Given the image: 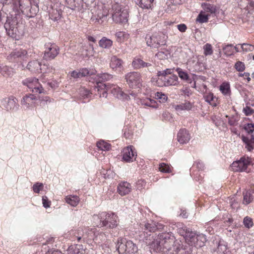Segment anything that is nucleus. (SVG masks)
Segmentation results:
<instances>
[{
	"instance_id": "nucleus-1",
	"label": "nucleus",
	"mask_w": 254,
	"mask_h": 254,
	"mask_svg": "<svg viewBox=\"0 0 254 254\" xmlns=\"http://www.w3.org/2000/svg\"><path fill=\"white\" fill-rule=\"evenodd\" d=\"M95 224L98 227L114 228L118 225V217L113 213L102 212L98 215L93 216Z\"/></svg>"
},
{
	"instance_id": "nucleus-2",
	"label": "nucleus",
	"mask_w": 254,
	"mask_h": 254,
	"mask_svg": "<svg viewBox=\"0 0 254 254\" xmlns=\"http://www.w3.org/2000/svg\"><path fill=\"white\" fill-rule=\"evenodd\" d=\"M4 27L7 34L16 40L23 34V25L18 23L16 17H8Z\"/></svg>"
},
{
	"instance_id": "nucleus-3",
	"label": "nucleus",
	"mask_w": 254,
	"mask_h": 254,
	"mask_svg": "<svg viewBox=\"0 0 254 254\" xmlns=\"http://www.w3.org/2000/svg\"><path fill=\"white\" fill-rule=\"evenodd\" d=\"M98 91H102L103 97H106L107 92L110 91L116 98L120 99H127L128 96L124 93L121 88L115 85H109L103 83H101L100 85L98 84L97 87Z\"/></svg>"
},
{
	"instance_id": "nucleus-4",
	"label": "nucleus",
	"mask_w": 254,
	"mask_h": 254,
	"mask_svg": "<svg viewBox=\"0 0 254 254\" xmlns=\"http://www.w3.org/2000/svg\"><path fill=\"white\" fill-rule=\"evenodd\" d=\"M112 17L116 23H125L128 20V12L127 10L119 3L112 5Z\"/></svg>"
},
{
	"instance_id": "nucleus-5",
	"label": "nucleus",
	"mask_w": 254,
	"mask_h": 254,
	"mask_svg": "<svg viewBox=\"0 0 254 254\" xmlns=\"http://www.w3.org/2000/svg\"><path fill=\"white\" fill-rule=\"evenodd\" d=\"M167 36L162 32L155 33L152 35L147 34L145 37L146 44L154 48H158L166 45Z\"/></svg>"
},
{
	"instance_id": "nucleus-6",
	"label": "nucleus",
	"mask_w": 254,
	"mask_h": 254,
	"mask_svg": "<svg viewBox=\"0 0 254 254\" xmlns=\"http://www.w3.org/2000/svg\"><path fill=\"white\" fill-rule=\"evenodd\" d=\"M117 246L119 254H135L138 250L137 246L132 241L123 238L118 241Z\"/></svg>"
},
{
	"instance_id": "nucleus-7",
	"label": "nucleus",
	"mask_w": 254,
	"mask_h": 254,
	"mask_svg": "<svg viewBox=\"0 0 254 254\" xmlns=\"http://www.w3.org/2000/svg\"><path fill=\"white\" fill-rule=\"evenodd\" d=\"M26 68L34 73L51 72L53 70L52 67L48 65L44 64L42 65L41 63L38 60H33L29 62L26 66Z\"/></svg>"
},
{
	"instance_id": "nucleus-8",
	"label": "nucleus",
	"mask_w": 254,
	"mask_h": 254,
	"mask_svg": "<svg viewBox=\"0 0 254 254\" xmlns=\"http://www.w3.org/2000/svg\"><path fill=\"white\" fill-rule=\"evenodd\" d=\"M142 229L143 230L144 236L147 237V238L150 237L151 234L148 233H153L157 230H164L166 231L167 227L162 224L156 223L154 221L147 222L144 224H142Z\"/></svg>"
},
{
	"instance_id": "nucleus-9",
	"label": "nucleus",
	"mask_w": 254,
	"mask_h": 254,
	"mask_svg": "<svg viewBox=\"0 0 254 254\" xmlns=\"http://www.w3.org/2000/svg\"><path fill=\"white\" fill-rule=\"evenodd\" d=\"M23 85L27 86L32 92L41 93L44 90L38 79L35 77H28L22 82Z\"/></svg>"
},
{
	"instance_id": "nucleus-10",
	"label": "nucleus",
	"mask_w": 254,
	"mask_h": 254,
	"mask_svg": "<svg viewBox=\"0 0 254 254\" xmlns=\"http://www.w3.org/2000/svg\"><path fill=\"white\" fill-rule=\"evenodd\" d=\"M125 79L130 87H139L141 85V75L138 72L133 71L127 73L125 75Z\"/></svg>"
},
{
	"instance_id": "nucleus-11",
	"label": "nucleus",
	"mask_w": 254,
	"mask_h": 254,
	"mask_svg": "<svg viewBox=\"0 0 254 254\" xmlns=\"http://www.w3.org/2000/svg\"><path fill=\"white\" fill-rule=\"evenodd\" d=\"M178 84V77L175 74H171L168 76H162L161 77H158L156 81V84L159 87L176 86Z\"/></svg>"
},
{
	"instance_id": "nucleus-12",
	"label": "nucleus",
	"mask_w": 254,
	"mask_h": 254,
	"mask_svg": "<svg viewBox=\"0 0 254 254\" xmlns=\"http://www.w3.org/2000/svg\"><path fill=\"white\" fill-rule=\"evenodd\" d=\"M59 53V47L54 43H48L45 45L43 58L46 60L54 59Z\"/></svg>"
},
{
	"instance_id": "nucleus-13",
	"label": "nucleus",
	"mask_w": 254,
	"mask_h": 254,
	"mask_svg": "<svg viewBox=\"0 0 254 254\" xmlns=\"http://www.w3.org/2000/svg\"><path fill=\"white\" fill-rule=\"evenodd\" d=\"M251 163V159L248 157H242L239 160L234 161L231 164L232 169L235 172L245 171Z\"/></svg>"
},
{
	"instance_id": "nucleus-14",
	"label": "nucleus",
	"mask_w": 254,
	"mask_h": 254,
	"mask_svg": "<svg viewBox=\"0 0 254 254\" xmlns=\"http://www.w3.org/2000/svg\"><path fill=\"white\" fill-rule=\"evenodd\" d=\"M27 52L25 50H15L7 56V59L11 62H17L27 58Z\"/></svg>"
},
{
	"instance_id": "nucleus-15",
	"label": "nucleus",
	"mask_w": 254,
	"mask_h": 254,
	"mask_svg": "<svg viewBox=\"0 0 254 254\" xmlns=\"http://www.w3.org/2000/svg\"><path fill=\"white\" fill-rule=\"evenodd\" d=\"M17 99L13 96L3 99L1 101V105L7 111L16 110L17 106L16 104Z\"/></svg>"
},
{
	"instance_id": "nucleus-16",
	"label": "nucleus",
	"mask_w": 254,
	"mask_h": 254,
	"mask_svg": "<svg viewBox=\"0 0 254 254\" xmlns=\"http://www.w3.org/2000/svg\"><path fill=\"white\" fill-rule=\"evenodd\" d=\"M133 147L132 146H127L124 148L123 150V159L127 162H132L135 159L137 155L136 153L133 150Z\"/></svg>"
},
{
	"instance_id": "nucleus-17",
	"label": "nucleus",
	"mask_w": 254,
	"mask_h": 254,
	"mask_svg": "<svg viewBox=\"0 0 254 254\" xmlns=\"http://www.w3.org/2000/svg\"><path fill=\"white\" fill-rule=\"evenodd\" d=\"M96 228H89L88 227L84 228V234L82 236H76V238L78 242L80 241H84L85 240H93L96 232H95Z\"/></svg>"
},
{
	"instance_id": "nucleus-18",
	"label": "nucleus",
	"mask_w": 254,
	"mask_h": 254,
	"mask_svg": "<svg viewBox=\"0 0 254 254\" xmlns=\"http://www.w3.org/2000/svg\"><path fill=\"white\" fill-rule=\"evenodd\" d=\"M95 74L94 71H90L87 68H83L79 70H75L71 72V76L74 79L80 78L87 75H93Z\"/></svg>"
},
{
	"instance_id": "nucleus-19",
	"label": "nucleus",
	"mask_w": 254,
	"mask_h": 254,
	"mask_svg": "<svg viewBox=\"0 0 254 254\" xmlns=\"http://www.w3.org/2000/svg\"><path fill=\"white\" fill-rule=\"evenodd\" d=\"M37 99L33 94L25 95L21 100V104L24 108H29L35 106Z\"/></svg>"
},
{
	"instance_id": "nucleus-20",
	"label": "nucleus",
	"mask_w": 254,
	"mask_h": 254,
	"mask_svg": "<svg viewBox=\"0 0 254 254\" xmlns=\"http://www.w3.org/2000/svg\"><path fill=\"white\" fill-rule=\"evenodd\" d=\"M131 190V185L127 182H123L118 185L117 191L122 196L127 195L130 192Z\"/></svg>"
},
{
	"instance_id": "nucleus-21",
	"label": "nucleus",
	"mask_w": 254,
	"mask_h": 254,
	"mask_svg": "<svg viewBox=\"0 0 254 254\" xmlns=\"http://www.w3.org/2000/svg\"><path fill=\"white\" fill-rule=\"evenodd\" d=\"M123 64V61L116 56H113L111 58L110 65L112 69L121 71L124 69Z\"/></svg>"
},
{
	"instance_id": "nucleus-22",
	"label": "nucleus",
	"mask_w": 254,
	"mask_h": 254,
	"mask_svg": "<svg viewBox=\"0 0 254 254\" xmlns=\"http://www.w3.org/2000/svg\"><path fill=\"white\" fill-rule=\"evenodd\" d=\"M178 141L181 144L187 143L190 139V135L186 129H181L177 135Z\"/></svg>"
},
{
	"instance_id": "nucleus-23",
	"label": "nucleus",
	"mask_w": 254,
	"mask_h": 254,
	"mask_svg": "<svg viewBox=\"0 0 254 254\" xmlns=\"http://www.w3.org/2000/svg\"><path fill=\"white\" fill-rule=\"evenodd\" d=\"M132 65L135 69L149 67L153 66L152 63L150 62H145L139 58H134L132 62Z\"/></svg>"
},
{
	"instance_id": "nucleus-24",
	"label": "nucleus",
	"mask_w": 254,
	"mask_h": 254,
	"mask_svg": "<svg viewBox=\"0 0 254 254\" xmlns=\"http://www.w3.org/2000/svg\"><path fill=\"white\" fill-rule=\"evenodd\" d=\"M192 107V104L189 101H185L184 103L174 105V108L178 113H181L183 111L190 110Z\"/></svg>"
},
{
	"instance_id": "nucleus-25",
	"label": "nucleus",
	"mask_w": 254,
	"mask_h": 254,
	"mask_svg": "<svg viewBox=\"0 0 254 254\" xmlns=\"http://www.w3.org/2000/svg\"><path fill=\"white\" fill-rule=\"evenodd\" d=\"M243 203L245 205H248L252 203L254 199L252 192L249 190H245L243 192Z\"/></svg>"
},
{
	"instance_id": "nucleus-26",
	"label": "nucleus",
	"mask_w": 254,
	"mask_h": 254,
	"mask_svg": "<svg viewBox=\"0 0 254 254\" xmlns=\"http://www.w3.org/2000/svg\"><path fill=\"white\" fill-rule=\"evenodd\" d=\"M201 6L204 12L209 13L211 14H214L215 15H216L218 10V8L216 5L208 3H202Z\"/></svg>"
},
{
	"instance_id": "nucleus-27",
	"label": "nucleus",
	"mask_w": 254,
	"mask_h": 254,
	"mask_svg": "<svg viewBox=\"0 0 254 254\" xmlns=\"http://www.w3.org/2000/svg\"><path fill=\"white\" fill-rule=\"evenodd\" d=\"M67 252L68 254H84L82 246L80 245H74L69 246Z\"/></svg>"
},
{
	"instance_id": "nucleus-28",
	"label": "nucleus",
	"mask_w": 254,
	"mask_h": 254,
	"mask_svg": "<svg viewBox=\"0 0 254 254\" xmlns=\"http://www.w3.org/2000/svg\"><path fill=\"white\" fill-rule=\"evenodd\" d=\"M198 234L195 232H193L191 229L188 231L187 234L185 237L186 242L190 246H193L195 244V240L196 239V236Z\"/></svg>"
},
{
	"instance_id": "nucleus-29",
	"label": "nucleus",
	"mask_w": 254,
	"mask_h": 254,
	"mask_svg": "<svg viewBox=\"0 0 254 254\" xmlns=\"http://www.w3.org/2000/svg\"><path fill=\"white\" fill-rule=\"evenodd\" d=\"M207 241L206 236L203 234L198 233L196 236L195 244L193 246L196 248H201L205 245Z\"/></svg>"
},
{
	"instance_id": "nucleus-30",
	"label": "nucleus",
	"mask_w": 254,
	"mask_h": 254,
	"mask_svg": "<svg viewBox=\"0 0 254 254\" xmlns=\"http://www.w3.org/2000/svg\"><path fill=\"white\" fill-rule=\"evenodd\" d=\"M65 202L73 207L77 205L79 202V198L77 195H68L65 197Z\"/></svg>"
},
{
	"instance_id": "nucleus-31",
	"label": "nucleus",
	"mask_w": 254,
	"mask_h": 254,
	"mask_svg": "<svg viewBox=\"0 0 254 254\" xmlns=\"http://www.w3.org/2000/svg\"><path fill=\"white\" fill-rule=\"evenodd\" d=\"M113 45V41L107 37H102L99 41V46L104 49H110Z\"/></svg>"
},
{
	"instance_id": "nucleus-32",
	"label": "nucleus",
	"mask_w": 254,
	"mask_h": 254,
	"mask_svg": "<svg viewBox=\"0 0 254 254\" xmlns=\"http://www.w3.org/2000/svg\"><path fill=\"white\" fill-rule=\"evenodd\" d=\"M0 73L4 76H10L13 74V70L11 67L3 64H0Z\"/></svg>"
},
{
	"instance_id": "nucleus-33",
	"label": "nucleus",
	"mask_w": 254,
	"mask_h": 254,
	"mask_svg": "<svg viewBox=\"0 0 254 254\" xmlns=\"http://www.w3.org/2000/svg\"><path fill=\"white\" fill-rule=\"evenodd\" d=\"M220 90L224 95H230L231 93L230 85L228 82H223L220 86Z\"/></svg>"
},
{
	"instance_id": "nucleus-34",
	"label": "nucleus",
	"mask_w": 254,
	"mask_h": 254,
	"mask_svg": "<svg viewBox=\"0 0 254 254\" xmlns=\"http://www.w3.org/2000/svg\"><path fill=\"white\" fill-rule=\"evenodd\" d=\"M107 15L108 12L106 11H101L100 10L97 14V17L95 18V22L102 24L106 20Z\"/></svg>"
},
{
	"instance_id": "nucleus-35",
	"label": "nucleus",
	"mask_w": 254,
	"mask_h": 254,
	"mask_svg": "<svg viewBox=\"0 0 254 254\" xmlns=\"http://www.w3.org/2000/svg\"><path fill=\"white\" fill-rule=\"evenodd\" d=\"M153 0H135L136 3L142 8H149Z\"/></svg>"
},
{
	"instance_id": "nucleus-36",
	"label": "nucleus",
	"mask_w": 254,
	"mask_h": 254,
	"mask_svg": "<svg viewBox=\"0 0 254 254\" xmlns=\"http://www.w3.org/2000/svg\"><path fill=\"white\" fill-rule=\"evenodd\" d=\"M115 36L117 41L122 43L128 38L129 35L125 32L119 31L116 33Z\"/></svg>"
},
{
	"instance_id": "nucleus-37",
	"label": "nucleus",
	"mask_w": 254,
	"mask_h": 254,
	"mask_svg": "<svg viewBox=\"0 0 254 254\" xmlns=\"http://www.w3.org/2000/svg\"><path fill=\"white\" fill-rule=\"evenodd\" d=\"M242 140L245 144V148L249 151H252L254 148V143L249 141V138L244 135L242 136Z\"/></svg>"
},
{
	"instance_id": "nucleus-38",
	"label": "nucleus",
	"mask_w": 254,
	"mask_h": 254,
	"mask_svg": "<svg viewBox=\"0 0 254 254\" xmlns=\"http://www.w3.org/2000/svg\"><path fill=\"white\" fill-rule=\"evenodd\" d=\"M107 239L106 234L101 232L100 233H96L94 238H93V240L95 243L100 244L104 242Z\"/></svg>"
},
{
	"instance_id": "nucleus-39",
	"label": "nucleus",
	"mask_w": 254,
	"mask_h": 254,
	"mask_svg": "<svg viewBox=\"0 0 254 254\" xmlns=\"http://www.w3.org/2000/svg\"><path fill=\"white\" fill-rule=\"evenodd\" d=\"M142 104L153 108H157L158 104L156 101L150 98H146L142 101Z\"/></svg>"
},
{
	"instance_id": "nucleus-40",
	"label": "nucleus",
	"mask_w": 254,
	"mask_h": 254,
	"mask_svg": "<svg viewBox=\"0 0 254 254\" xmlns=\"http://www.w3.org/2000/svg\"><path fill=\"white\" fill-rule=\"evenodd\" d=\"M176 71L177 72L179 76L181 79L188 81H189L190 80L188 73L186 71L183 70L182 68H177L176 69Z\"/></svg>"
},
{
	"instance_id": "nucleus-41",
	"label": "nucleus",
	"mask_w": 254,
	"mask_h": 254,
	"mask_svg": "<svg viewBox=\"0 0 254 254\" xmlns=\"http://www.w3.org/2000/svg\"><path fill=\"white\" fill-rule=\"evenodd\" d=\"M97 146L101 150L107 151L110 149L111 145L104 140H100L97 142Z\"/></svg>"
},
{
	"instance_id": "nucleus-42",
	"label": "nucleus",
	"mask_w": 254,
	"mask_h": 254,
	"mask_svg": "<svg viewBox=\"0 0 254 254\" xmlns=\"http://www.w3.org/2000/svg\"><path fill=\"white\" fill-rule=\"evenodd\" d=\"M224 54L226 56H230L234 54V48L232 44L225 45L222 48Z\"/></svg>"
},
{
	"instance_id": "nucleus-43",
	"label": "nucleus",
	"mask_w": 254,
	"mask_h": 254,
	"mask_svg": "<svg viewBox=\"0 0 254 254\" xmlns=\"http://www.w3.org/2000/svg\"><path fill=\"white\" fill-rule=\"evenodd\" d=\"M62 12L57 10L53 9L50 13V17L52 20L54 21H57L61 18Z\"/></svg>"
},
{
	"instance_id": "nucleus-44",
	"label": "nucleus",
	"mask_w": 254,
	"mask_h": 254,
	"mask_svg": "<svg viewBox=\"0 0 254 254\" xmlns=\"http://www.w3.org/2000/svg\"><path fill=\"white\" fill-rule=\"evenodd\" d=\"M178 225V227H179L178 229V233L185 238L187 234L188 231H190V229L188 228L186 226L183 224H179Z\"/></svg>"
},
{
	"instance_id": "nucleus-45",
	"label": "nucleus",
	"mask_w": 254,
	"mask_h": 254,
	"mask_svg": "<svg viewBox=\"0 0 254 254\" xmlns=\"http://www.w3.org/2000/svg\"><path fill=\"white\" fill-rule=\"evenodd\" d=\"M155 97L156 99L159 100L160 103H165L168 100V97L166 94L159 92L155 93Z\"/></svg>"
},
{
	"instance_id": "nucleus-46",
	"label": "nucleus",
	"mask_w": 254,
	"mask_h": 254,
	"mask_svg": "<svg viewBox=\"0 0 254 254\" xmlns=\"http://www.w3.org/2000/svg\"><path fill=\"white\" fill-rule=\"evenodd\" d=\"M209 15H205L202 13V11L200 12L196 18V21L200 23H206L208 20Z\"/></svg>"
},
{
	"instance_id": "nucleus-47",
	"label": "nucleus",
	"mask_w": 254,
	"mask_h": 254,
	"mask_svg": "<svg viewBox=\"0 0 254 254\" xmlns=\"http://www.w3.org/2000/svg\"><path fill=\"white\" fill-rule=\"evenodd\" d=\"M227 247L225 245L219 243L216 252L218 254H225L227 251Z\"/></svg>"
},
{
	"instance_id": "nucleus-48",
	"label": "nucleus",
	"mask_w": 254,
	"mask_h": 254,
	"mask_svg": "<svg viewBox=\"0 0 254 254\" xmlns=\"http://www.w3.org/2000/svg\"><path fill=\"white\" fill-rule=\"evenodd\" d=\"M159 170L160 172L163 173H170L171 172L170 166L164 163L160 164Z\"/></svg>"
},
{
	"instance_id": "nucleus-49",
	"label": "nucleus",
	"mask_w": 254,
	"mask_h": 254,
	"mask_svg": "<svg viewBox=\"0 0 254 254\" xmlns=\"http://www.w3.org/2000/svg\"><path fill=\"white\" fill-rule=\"evenodd\" d=\"M79 93L81 96L83 98H88L90 96V92L89 90L85 87H81L79 89Z\"/></svg>"
},
{
	"instance_id": "nucleus-50",
	"label": "nucleus",
	"mask_w": 254,
	"mask_h": 254,
	"mask_svg": "<svg viewBox=\"0 0 254 254\" xmlns=\"http://www.w3.org/2000/svg\"><path fill=\"white\" fill-rule=\"evenodd\" d=\"M204 54L205 56L211 55L213 54L212 46L210 44H206L203 46Z\"/></svg>"
},
{
	"instance_id": "nucleus-51",
	"label": "nucleus",
	"mask_w": 254,
	"mask_h": 254,
	"mask_svg": "<svg viewBox=\"0 0 254 254\" xmlns=\"http://www.w3.org/2000/svg\"><path fill=\"white\" fill-rule=\"evenodd\" d=\"M243 223L245 227L247 228H250L253 226V219L249 216H246L244 218Z\"/></svg>"
},
{
	"instance_id": "nucleus-52",
	"label": "nucleus",
	"mask_w": 254,
	"mask_h": 254,
	"mask_svg": "<svg viewBox=\"0 0 254 254\" xmlns=\"http://www.w3.org/2000/svg\"><path fill=\"white\" fill-rule=\"evenodd\" d=\"M100 78H101V80L100 81V83H97V85H100L101 82L102 81H105L110 80L112 78V75L110 74L107 73H102L100 75ZM98 86V85L96 86V87Z\"/></svg>"
},
{
	"instance_id": "nucleus-53",
	"label": "nucleus",
	"mask_w": 254,
	"mask_h": 254,
	"mask_svg": "<svg viewBox=\"0 0 254 254\" xmlns=\"http://www.w3.org/2000/svg\"><path fill=\"white\" fill-rule=\"evenodd\" d=\"M241 48L243 51L248 52L253 51L254 50V46L250 44L244 43L241 45Z\"/></svg>"
},
{
	"instance_id": "nucleus-54",
	"label": "nucleus",
	"mask_w": 254,
	"mask_h": 254,
	"mask_svg": "<svg viewBox=\"0 0 254 254\" xmlns=\"http://www.w3.org/2000/svg\"><path fill=\"white\" fill-rule=\"evenodd\" d=\"M173 69L170 68H167L162 71H159L157 73L158 77H161L162 76H168L169 74H171L172 73Z\"/></svg>"
},
{
	"instance_id": "nucleus-55",
	"label": "nucleus",
	"mask_w": 254,
	"mask_h": 254,
	"mask_svg": "<svg viewBox=\"0 0 254 254\" xmlns=\"http://www.w3.org/2000/svg\"><path fill=\"white\" fill-rule=\"evenodd\" d=\"M43 188V185L42 183H36L33 186L32 189L34 192L38 193Z\"/></svg>"
},
{
	"instance_id": "nucleus-56",
	"label": "nucleus",
	"mask_w": 254,
	"mask_h": 254,
	"mask_svg": "<svg viewBox=\"0 0 254 254\" xmlns=\"http://www.w3.org/2000/svg\"><path fill=\"white\" fill-rule=\"evenodd\" d=\"M235 69L239 72L243 71L245 69V64L242 62L238 61L235 64Z\"/></svg>"
},
{
	"instance_id": "nucleus-57",
	"label": "nucleus",
	"mask_w": 254,
	"mask_h": 254,
	"mask_svg": "<svg viewBox=\"0 0 254 254\" xmlns=\"http://www.w3.org/2000/svg\"><path fill=\"white\" fill-rule=\"evenodd\" d=\"M203 98L205 101L209 104L211 102L213 101L215 97L212 93L210 92L204 94L203 95Z\"/></svg>"
},
{
	"instance_id": "nucleus-58",
	"label": "nucleus",
	"mask_w": 254,
	"mask_h": 254,
	"mask_svg": "<svg viewBox=\"0 0 254 254\" xmlns=\"http://www.w3.org/2000/svg\"><path fill=\"white\" fill-rule=\"evenodd\" d=\"M244 129L248 133H253L254 131V124H247L244 127Z\"/></svg>"
},
{
	"instance_id": "nucleus-59",
	"label": "nucleus",
	"mask_w": 254,
	"mask_h": 254,
	"mask_svg": "<svg viewBox=\"0 0 254 254\" xmlns=\"http://www.w3.org/2000/svg\"><path fill=\"white\" fill-rule=\"evenodd\" d=\"M156 57L160 60L166 59L168 58V53L160 51L156 54Z\"/></svg>"
},
{
	"instance_id": "nucleus-60",
	"label": "nucleus",
	"mask_w": 254,
	"mask_h": 254,
	"mask_svg": "<svg viewBox=\"0 0 254 254\" xmlns=\"http://www.w3.org/2000/svg\"><path fill=\"white\" fill-rule=\"evenodd\" d=\"M42 203L43 206L46 208L50 207L51 203V201L48 200V197L46 196H43Z\"/></svg>"
},
{
	"instance_id": "nucleus-61",
	"label": "nucleus",
	"mask_w": 254,
	"mask_h": 254,
	"mask_svg": "<svg viewBox=\"0 0 254 254\" xmlns=\"http://www.w3.org/2000/svg\"><path fill=\"white\" fill-rule=\"evenodd\" d=\"M243 112L246 116H250L254 113V110L251 107L246 106L243 109Z\"/></svg>"
},
{
	"instance_id": "nucleus-62",
	"label": "nucleus",
	"mask_w": 254,
	"mask_h": 254,
	"mask_svg": "<svg viewBox=\"0 0 254 254\" xmlns=\"http://www.w3.org/2000/svg\"><path fill=\"white\" fill-rule=\"evenodd\" d=\"M13 1V4L15 6H18L20 9L24 7V5L22 3L23 0H12Z\"/></svg>"
},
{
	"instance_id": "nucleus-63",
	"label": "nucleus",
	"mask_w": 254,
	"mask_h": 254,
	"mask_svg": "<svg viewBox=\"0 0 254 254\" xmlns=\"http://www.w3.org/2000/svg\"><path fill=\"white\" fill-rule=\"evenodd\" d=\"M146 183L143 180H139L136 183L137 188L138 190H141L145 186Z\"/></svg>"
},
{
	"instance_id": "nucleus-64",
	"label": "nucleus",
	"mask_w": 254,
	"mask_h": 254,
	"mask_svg": "<svg viewBox=\"0 0 254 254\" xmlns=\"http://www.w3.org/2000/svg\"><path fill=\"white\" fill-rule=\"evenodd\" d=\"M178 30L181 32H184L186 31L187 27L185 24H180L177 25Z\"/></svg>"
}]
</instances>
